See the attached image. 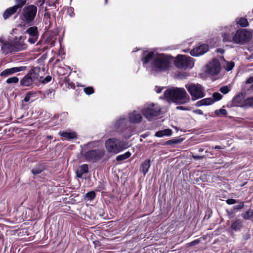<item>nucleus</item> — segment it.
<instances>
[{
    "label": "nucleus",
    "instance_id": "1",
    "mask_svg": "<svg viewBox=\"0 0 253 253\" xmlns=\"http://www.w3.org/2000/svg\"><path fill=\"white\" fill-rule=\"evenodd\" d=\"M171 65L169 57L164 53L156 54L150 66L152 74L159 73L168 71Z\"/></svg>",
    "mask_w": 253,
    "mask_h": 253
},
{
    "label": "nucleus",
    "instance_id": "2",
    "mask_svg": "<svg viewBox=\"0 0 253 253\" xmlns=\"http://www.w3.org/2000/svg\"><path fill=\"white\" fill-rule=\"evenodd\" d=\"M169 101L176 103L185 104L190 100V97L184 88L172 87L167 89L164 93Z\"/></svg>",
    "mask_w": 253,
    "mask_h": 253
},
{
    "label": "nucleus",
    "instance_id": "3",
    "mask_svg": "<svg viewBox=\"0 0 253 253\" xmlns=\"http://www.w3.org/2000/svg\"><path fill=\"white\" fill-rule=\"evenodd\" d=\"M105 146L109 153L117 154L129 147L127 142L116 138L107 139L105 142Z\"/></svg>",
    "mask_w": 253,
    "mask_h": 253
},
{
    "label": "nucleus",
    "instance_id": "4",
    "mask_svg": "<svg viewBox=\"0 0 253 253\" xmlns=\"http://www.w3.org/2000/svg\"><path fill=\"white\" fill-rule=\"evenodd\" d=\"M161 108L160 106L155 103H146L141 109L143 116L148 120H151L153 117L160 114Z\"/></svg>",
    "mask_w": 253,
    "mask_h": 253
},
{
    "label": "nucleus",
    "instance_id": "5",
    "mask_svg": "<svg viewBox=\"0 0 253 253\" xmlns=\"http://www.w3.org/2000/svg\"><path fill=\"white\" fill-rule=\"evenodd\" d=\"M175 66L180 69L186 70L191 69L194 67V61L193 58L184 55H178L175 60Z\"/></svg>",
    "mask_w": 253,
    "mask_h": 253
},
{
    "label": "nucleus",
    "instance_id": "6",
    "mask_svg": "<svg viewBox=\"0 0 253 253\" xmlns=\"http://www.w3.org/2000/svg\"><path fill=\"white\" fill-rule=\"evenodd\" d=\"M185 87L192 96V100H195L205 96L204 87L198 84H189L185 85Z\"/></svg>",
    "mask_w": 253,
    "mask_h": 253
},
{
    "label": "nucleus",
    "instance_id": "7",
    "mask_svg": "<svg viewBox=\"0 0 253 253\" xmlns=\"http://www.w3.org/2000/svg\"><path fill=\"white\" fill-rule=\"evenodd\" d=\"M236 28L234 26L229 25L223 27L221 30V35L223 42L234 43Z\"/></svg>",
    "mask_w": 253,
    "mask_h": 253
},
{
    "label": "nucleus",
    "instance_id": "8",
    "mask_svg": "<svg viewBox=\"0 0 253 253\" xmlns=\"http://www.w3.org/2000/svg\"><path fill=\"white\" fill-rule=\"evenodd\" d=\"M234 38V44H243L251 40L252 34L246 29H236Z\"/></svg>",
    "mask_w": 253,
    "mask_h": 253
},
{
    "label": "nucleus",
    "instance_id": "9",
    "mask_svg": "<svg viewBox=\"0 0 253 253\" xmlns=\"http://www.w3.org/2000/svg\"><path fill=\"white\" fill-rule=\"evenodd\" d=\"M221 70V65L217 59H213L206 66V72L211 75L218 74Z\"/></svg>",
    "mask_w": 253,
    "mask_h": 253
},
{
    "label": "nucleus",
    "instance_id": "10",
    "mask_svg": "<svg viewBox=\"0 0 253 253\" xmlns=\"http://www.w3.org/2000/svg\"><path fill=\"white\" fill-rule=\"evenodd\" d=\"M104 154V150H93L86 152L84 154V158L88 161H97L100 160Z\"/></svg>",
    "mask_w": 253,
    "mask_h": 253
},
{
    "label": "nucleus",
    "instance_id": "11",
    "mask_svg": "<svg viewBox=\"0 0 253 253\" xmlns=\"http://www.w3.org/2000/svg\"><path fill=\"white\" fill-rule=\"evenodd\" d=\"M208 50V45L203 44L191 50L190 51V54L193 56H199L205 54Z\"/></svg>",
    "mask_w": 253,
    "mask_h": 253
},
{
    "label": "nucleus",
    "instance_id": "12",
    "mask_svg": "<svg viewBox=\"0 0 253 253\" xmlns=\"http://www.w3.org/2000/svg\"><path fill=\"white\" fill-rule=\"evenodd\" d=\"M128 126V120L126 118L121 117L114 124V128L119 131H122Z\"/></svg>",
    "mask_w": 253,
    "mask_h": 253
},
{
    "label": "nucleus",
    "instance_id": "13",
    "mask_svg": "<svg viewBox=\"0 0 253 253\" xmlns=\"http://www.w3.org/2000/svg\"><path fill=\"white\" fill-rule=\"evenodd\" d=\"M129 122L133 124H138L142 120V117L139 111L134 110L128 114Z\"/></svg>",
    "mask_w": 253,
    "mask_h": 253
},
{
    "label": "nucleus",
    "instance_id": "14",
    "mask_svg": "<svg viewBox=\"0 0 253 253\" xmlns=\"http://www.w3.org/2000/svg\"><path fill=\"white\" fill-rule=\"evenodd\" d=\"M0 43H1V50L3 53L7 54L9 53L15 52L13 43L5 42L0 38Z\"/></svg>",
    "mask_w": 253,
    "mask_h": 253
},
{
    "label": "nucleus",
    "instance_id": "15",
    "mask_svg": "<svg viewBox=\"0 0 253 253\" xmlns=\"http://www.w3.org/2000/svg\"><path fill=\"white\" fill-rule=\"evenodd\" d=\"M26 67L25 66H20L7 69L1 73L0 76L6 77L15 73L24 71L26 69Z\"/></svg>",
    "mask_w": 253,
    "mask_h": 253
},
{
    "label": "nucleus",
    "instance_id": "16",
    "mask_svg": "<svg viewBox=\"0 0 253 253\" xmlns=\"http://www.w3.org/2000/svg\"><path fill=\"white\" fill-rule=\"evenodd\" d=\"M245 95L243 93H241L235 96L230 104H229L228 106L230 105L232 106H238L240 105V103L244 99Z\"/></svg>",
    "mask_w": 253,
    "mask_h": 253
},
{
    "label": "nucleus",
    "instance_id": "17",
    "mask_svg": "<svg viewBox=\"0 0 253 253\" xmlns=\"http://www.w3.org/2000/svg\"><path fill=\"white\" fill-rule=\"evenodd\" d=\"M37 7L34 5H30L24 8V16H36L37 13Z\"/></svg>",
    "mask_w": 253,
    "mask_h": 253
},
{
    "label": "nucleus",
    "instance_id": "18",
    "mask_svg": "<svg viewBox=\"0 0 253 253\" xmlns=\"http://www.w3.org/2000/svg\"><path fill=\"white\" fill-rule=\"evenodd\" d=\"M21 37L18 41H15L13 42L14 50L15 51H21L27 48V45L21 41Z\"/></svg>",
    "mask_w": 253,
    "mask_h": 253
},
{
    "label": "nucleus",
    "instance_id": "19",
    "mask_svg": "<svg viewBox=\"0 0 253 253\" xmlns=\"http://www.w3.org/2000/svg\"><path fill=\"white\" fill-rule=\"evenodd\" d=\"M88 172V166L87 164H83L81 165L79 169L76 171V175L78 177L82 178L84 173Z\"/></svg>",
    "mask_w": 253,
    "mask_h": 253
},
{
    "label": "nucleus",
    "instance_id": "20",
    "mask_svg": "<svg viewBox=\"0 0 253 253\" xmlns=\"http://www.w3.org/2000/svg\"><path fill=\"white\" fill-rule=\"evenodd\" d=\"M40 71V68L39 67H35L29 73L28 75L31 77L33 81L38 79L39 77L40 80L42 78V77H40L39 73Z\"/></svg>",
    "mask_w": 253,
    "mask_h": 253
},
{
    "label": "nucleus",
    "instance_id": "21",
    "mask_svg": "<svg viewBox=\"0 0 253 253\" xmlns=\"http://www.w3.org/2000/svg\"><path fill=\"white\" fill-rule=\"evenodd\" d=\"M150 167V160L148 159L145 160L141 165L140 170L144 175H145L148 171Z\"/></svg>",
    "mask_w": 253,
    "mask_h": 253
},
{
    "label": "nucleus",
    "instance_id": "22",
    "mask_svg": "<svg viewBox=\"0 0 253 253\" xmlns=\"http://www.w3.org/2000/svg\"><path fill=\"white\" fill-rule=\"evenodd\" d=\"M59 134L68 140L76 138L77 137V134L74 132H67V131H60Z\"/></svg>",
    "mask_w": 253,
    "mask_h": 253
},
{
    "label": "nucleus",
    "instance_id": "23",
    "mask_svg": "<svg viewBox=\"0 0 253 253\" xmlns=\"http://www.w3.org/2000/svg\"><path fill=\"white\" fill-rule=\"evenodd\" d=\"M214 103V101L211 98H207L202 99L196 103V106L200 107L203 105H209Z\"/></svg>",
    "mask_w": 253,
    "mask_h": 253
},
{
    "label": "nucleus",
    "instance_id": "24",
    "mask_svg": "<svg viewBox=\"0 0 253 253\" xmlns=\"http://www.w3.org/2000/svg\"><path fill=\"white\" fill-rule=\"evenodd\" d=\"M33 83L31 77L28 75H26L20 81V84L23 86H29Z\"/></svg>",
    "mask_w": 253,
    "mask_h": 253
},
{
    "label": "nucleus",
    "instance_id": "25",
    "mask_svg": "<svg viewBox=\"0 0 253 253\" xmlns=\"http://www.w3.org/2000/svg\"><path fill=\"white\" fill-rule=\"evenodd\" d=\"M171 134L172 130L171 129H166L156 132L155 135L158 137H162L164 136H170Z\"/></svg>",
    "mask_w": 253,
    "mask_h": 253
},
{
    "label": "nucleus",
    "instance_id": "26",
    "mask_svg": "<svg viewBox=\"0 0 253 253\" xmlns=\"http://www.w3.org/2000/svg\"><path fill=\"white\" fill-rule=\"evenodd\" d=\"M156 54H154L153 52H149L147 53L142 59L143 64L144 65L147 64L151 60H153L154 57Z\"/></svg>",
    "mask_w": 253,
    "mask_h": 253
},
{
    "label": "nucleus",
    "instance_id": "27",
    "mask_svg": "<svg viewBox=\"0 0 253 253\" xmlns=\"http://www.w3.org/2000/svg\"><path fill=\"white\" fill-rule=\"evenodd\" d=\"M44 169V166L42 165L39 164L33 168L31 171L34 175H37L41 173Z\"/></svg>",
    "mask_w": 253,
    "mask_h": 253
},
{
    "label": "nucleus",
    "instance_id": "28",
    "mask_svg": "<svg viewBox=\"0 0 253 253\" xmlns=\"http://www.w3.org/2000/svg\"><path fill=\"white\" fill-rule=\"evenodd\" d=\"M19 9L17 8V6L15 5L10 7L6 9L3 14V16H10L15 14Z\"/></svg>",
    "mask_w": 253,
    "mask_h": 253
},
{
    "label": "nucleus",
    "instance_id": "29",
    "mask_svg": "<svg viewBox=\"0 0 253 253\" xmlns=\"http://www.w3.org/2000/svg\"><path fill=\"white\" fill-rule=\"evenodd\" d=\"M242 226V221L239 219H237L232 223L231 225V228L235 231H237L240 230Z\"/></svg>",
    "mask_w": 253,
    "mask_h": 253
},
{
    "label": "nucleus",
    "instance_id": "30",
    "mask_svg": "<svg viewBox=\"0 0 253 253\" xmlns=\"http://www.w3.org/2000/svg\"><path fill=\"white\" fill-rule=\"evenodd\" d=\"M27 33L30 36L33 37H38V29L36 27H32L28 28Z\"/></svg>",
    "mask_w": 253,
    "mask_h": 253
},
{
    "label": "nucleus",
    "instance_id": "31",
    "mask_svg": "<svg viewBox=\"0 0 253 253\" xmlns=\"http://www.w3.org/2000/svg\"><path fill=\"white\" fill-rule=\"evenodd\" d=\"M182 138H176L174 139H172L168 141H167L165 142V145H173L174 144H180L182 141Z\"/></svg>",
    "mask_w": 253,
    "mask_h": 253
},
{
    "label": "nucleus",
    "instance_id": "32",
    "mask_svg": "<svg viewBox=\"0 0 253 253\" xmlns=\"http://www.w3.org/2000/svg\"><path fill=\"white\" fill-rule=\"evenodd\" d=\"M236 22L241 27H245L249 25V22L245 17H240L236 19Z\"/></svg>",
    "mask_w": 253,
    "mask_h": 253
},
{
    "label": "nucleus",
    "instance_id": "33",
    "mask_svg": "<svg viewBox=\"0 0 253 253\" xmlns=\"http://www.w3.org/2000/svg\"><path fill=\"white\" fill-rule=\"evenodd\" d=\"M131 156V153L129 152H126L125 153L120 155L116 157V160L118 162L126 160Z\"/></svg>",
    "mask_w": 253,
    "mask_h": 253
},
{
    "label": "nucleus",
    "instance_id": "34",
    "mask_svg": "<svg viewBox=\"0 0 253 253\" xmlns=\"http://www.w3.org/2000/svg\"><path fill=\"white\" fill-rule=\"evenodd\" d=\"M242 216L245 219H249L251 217H253V209L249 210L242 214Z\"/></svg>",
    "mask_w": 253,
    "mask_h": 253
},
{
    "label": "nucleus",
    "instance_id": "35",
    "mask_svg": "<svg viewBox=\"0 0 253 253\" xmlns=\"http://www.w3.org/2000/svg\"><path fill=\"white\" fill-rule=\"evenodd\" d=\"M16 3L15 6L20 11L21 8L26 3V0H14Z\"/></svg>",
    "mask_w": 253,
    "mask_h": 253
},
{
    "label": "nucleus",
    "instance_id": "36",
    "mask_svg": "<svg viewBox=\"0 0 253 253\" xmlns=\"http://www.w3.org/2000/svg\"><path fill=\"white\" fill-rule=\"evenodd\" d=\"M244 105L247 107H253V97H249L245 100Z\"/></svg>",
    "mask_w": 253,
    "mask_h": 253
},
{
    "label": "nucleus",
    "instance_id": "37",
    "mask_svg": "<svg viewBox=\"0 0 253 253\" xmlns=\"http://www.w3.org/2000/svg\"><path fill=\"white\" fill-rule=\"evenodd\" d=\"M95 197V193L94 191H90L85 194V198H87L88 200H92Z\"/></svg>",
    "mask_w": 253,
    "mask_h": 253
},
{
    "label": "nucleus",
    "instance_id": "38",
    "mask_svg": "<svg viewBox=\"0 0 253 253\" xmlns=\"http://www.w3.org/2000/svg\"><path fill=\"white\" fill-rule=\"evenodd\" d=\"M35 93L32 92H29L26 94L25 97L24 99V101L25 102L29 101L31 98L35 96Z\"/></svg>",
    "mask_w": 253,
    "mask_h": 253
},
{
    "label": "nucleus",
    "instance_id": "39",
    "mask_svg": "<svg viewBox=\"0 0 253 253\" xmlns=\"http://www.w3.org/2000/svg\"><path fill=\"white\" fill-rule=\"evenodd\" d=\"M84 92L86 94L89 95L93 94L94 91L92 87L88 86L84 88Z\"/></svg>",
    "mask_w": 253,
    "mask_h": 253
},
{
    "label": "nucleus",
    "instance_id": "40",
    "mask_svg": "<svg viewBox=\"0 0 253 253\" xmlns=\"http://www.w3.org/2000/svg\"><path fill=\"white\" fill-rule=\"evenodd\" d=\"M212 97L213 98L212 99L214 102L220 100L222 97V95L218 92H214L212 94Z\"/></svg>",
    "mask_w": 253,
    "mask_h": 253
},
{
    "label": "nucleus",
    "instance_id": "41",
    "mask_svg": "<svg viewBox=\"0 0 253 253\" xmlns=\"http://www.w3.org/2000/svg\"><path fill=\"white\" fill-rule=\"evenodd\" d=\"M214 114L217 116H219L220 115H225L227 114V111L225 109H220L219 110H215Z\"/></svg>",
    "mask_w": 253,
    "mask_h": 253
},
{
    "label": "nucleus",
    "instance_id": "42",
    "mask_svg": "<svg viewBox=\"0 0 253 253\" xmlns=\"http://www.w3.org/2000/svg\"><path fill=\"white\" fill-rule=\"evenodd\" d=\"M18 81H19V79L17 77H12V78H8L6 82V83L7 84H12V83H17L18 82Z\"/></svg>",
    "mask_w": 253,
    "mask_h": 253
},
{
    "label": "nucleus",
    "instance_id": "43",
    "mask_svg": "<svg viewBox=\"0 0 253 253\" xmlns=\"http://www.w3.org/2000/svg\"><path fill=\"white\" fill-rule=\"evenodd\" d=\"M51 77L50 76H46L45 78H44L43 80H40V82L43 84H47L48 83H49V82L51 81Z\"/></svg>",
    "mask_w": 253,
    "mask_h": 253
},
{
    "label": "nucleus",
    "instance_id": "44",
    "mask_svg": "<svg viewBox=\"0 0 253 253\" xmlns=\"http://www.w3.org/2000/svg\"><path fill=\"white\" fill-rule=\"evenodd\" d=\"M234 66V63L233 62H229L227 63L226 70L228 71L231 70Z\"/></svg>",
    "mask_w": 253,
    "mask_h": 253
},
{
    "label": "nucleus",
    "instance_id": "45",
    "mask_svg": "<svg viewBox=\"0 0 253 253\" xmlns=\"http://www.w3.org/2000/svg\"><path fill=\"white\" fill-rule=\"evenodd\" d=\"M220 91L223 94H226L230 91V88L227 86H223L220 88Z\"/></svg>",
    "mask_w": 253,
    "mask_h": 253
},
{
    "label": "nucleus",
    "instance_id": "46",
    "mask_svg": "<svg viewBox=\"0 0 253 253\" xmlns=\"http://www.w3.org/2000/svg\"><path fill=\"white\" fill-rule=\"evenodd\" d=\"M38 38V37H33L32 36H30L28 40V41L30 43L34 44L37 42Z\"/></svg>",
    "mask_w": 253,
    "mask_h": 253
},
{
    "label": "nucleus",
    "instance_id": "47",
    "mask_svg": "<svg viewBox=\"0 0 253 253\" xmlns=\"http://www.w3.org/2000/svg\"><path fill=\"white\" fill-rule=\"evenodd\" d=\"M200 240L199 239L195 240L190 243L187 244L188 246H194L199 243Z\"/></svg>",
    "mask_w": 253,
    "mask_h": 253
},
{
    "label": "nucleus",
    "instance_id": "48",
    "mask_svg": "<svg viewBox=\"0 0 253 253\" xmlns=\"http://www.w3.org/2000/svg\"><path fill=\"white\" fill-rule=\"evenodd\" d=\"M244 203L241 202L239 205L235 206L234 207V209L235 210H241L244 207Z\"/></svg>",
    "mask_w": 253,
    "mask_h": 253
},
{
    "label": "nucleus",
    "instance_id": "49",
    "mask_svg": "<svg viewBox=\"0 0 253 253\" xmlns=\"http://www.w3.org/2000/svg\"><path fill=\"white\" fill-rule=\"evenodd\" d=\"M226 203L229 205H232L237 203V202L235 199H229L226 200Z\"/></svg>",
    "mask_w": 253,
    "mask_h": 253
},
{
    "label": "nucleus",
    "instance_id": "50",
    "mask_svg": "<svg viewBox=\"0 0 253 253\" xmlns=\"http://www.w3.org/2000/svg\"><path fill=\"white\" fill-rule=\"evenodd\" d=\"M35 17H23V20L28 21H32L34 20Z\"/></svg>",
    "mask_w": 253,
    "mask_h": 253
},
{
    "label": "nucleus",
    "instance_id": "51",
    "mask_svg": "<svg viewBox=\"0 0 253 253\" xmlns=\"http://www.w3.org/2000/svg\"><path fill=\"white\" fill-rule=\"evenodd\" d=\"M192 158L194 160H200L203 159L204 157L203 156L192 155Z\"/></svg>",
    "mask_w": 253,
    "mask_h": 253
},
{
    "label": "nucleus",
    "instance_id": "52",
    "mask_svg": "<svg viewBox=\"0 0 253 253\" xmlns=\"http://www.w3.org/2000/svg\"><path fill=\"white\" fill-rule=\"evenodd\" d=\"M193 112L196 114L202 115L203 114V111L200 109H196L193 111Z\"/></svg>",
    "mask_w": 253,
    "mask_h": 253
},
{
    "label": "nucleus",
    "instance_id": "53",
    "mask_svg": "<svg viewBox=\"0 0 253 253\" xmlns=\"http://www.w3.org/2000/svg\"><path fill=\"white\" fill-rule=\"evenodd\" d=\"M246 84H252L253 83V76L248 78L246 81Z\"/></svg>",
    "mask_w": 253,
    "mask_h": 253
},
{
    "label": "nucleus",
    "instance_id": "54",
    "mask_svg": "<svg viewBox=\"0 0 253 253\" xmlns=\"http://www.w3.org/2000/svg\"><path fill=\"white\" fill-rule=\"evenodd\" d=\"M250 238V234L249 233H246L244 236V239L245 240H249V239Z\"/></svg>",
    "mask_w": 253,
    "mask_h": 253
},
{
    "label": "nucleus",
    "instance_id": "55",
    "mask_svg": "<svg viewBox=\"0 0 253 253\" xmlns=\"http://www.w3.org/2000/svg\"><path fill=\"white\" fill-rule=\"evenodd\" d=\"M73 8L72 7H69L68 8V10H67V12L69 13V14L70 15V16H72V14L73 12Z\"/></svg>",
    "mask_w": 253,
    "mask_h": 253
},
{
    "label": "nucleus",
    "instance_id": "56",
    "mask_svg": "<svg viewBox=\"0 0 253 253\" xmlns=\"http://www.w3.org/2000/svg\"><path fill=\"white\" fill-rule=\"evenodd\" d=\"M50 17L47 16L44 17V21L46 24H47L48 22H50Z\"/></svg>",
    "mask_w": 253,
    "mask_h": 253
},
{
    "label": "nucleus",
    "instance_id": "57",
    "mask_svg": "<svg viewBox=\"0 0 253 253\" xmlns=\"http://www.w3.org/2000/svg\"><path fill=\"white\" fill-rule=\"evenodd\" d=\"M176 109L178 110H186V109L182 106H178L176 107Z\"/></svg>",
    "mask_w": 253,
    "mask_h": 253
},
{
    "label": "nucleus",
    "instance_id": "58",
    "mask_svg": "<svg viewBox=\"0 0 253 253\" xmlns=\"http://www.w3.org/2000/svg\"><path fill=\"white\" fill-rule=\"evenodd\" d=\"M162 88L158 87L157 90H156V92L157 93H160L162 91Z\"/></svg>",
    "mask_w": 253,
    "mask_h": 253
},
{
    "label": "nucleus",
    "instance_id": "59",
    "mask_svg": "<svg viewBox=\"0 0 253 253\" xmlns=\"http://www.w3.org/2000/svg\"><path fill=\"white\" fill-rule=\"evenodd\" d=\"M217 51L218 52H220V53H223V52H224L223 50H222V49H217Z\"/></svg>",
    "mask_w": 253,
    "mask_h": 253
},
{
    "label": "nucleus",
    "instance_id": "60",
    "mask_svg": "<svg viewBox=\"0 0 253 253\" xmlns=\"http://www.w3.org/2000/svg\"><path fill=\"white\" fill-rule=\"evenodd\" d=\"M43 3V1L41 0L38 2V4H39L40 5H42Z\"/></svg>",
    "mask_w": 253,
    "mask_h": 253
},
{
    "label": "nucleus",
    "instance_id": "61",
    "mask_svg": "<svg viewBox=\"0 0 253 253\" xmlns=\"http://www.w3.org/2000/svg\"><path fill=\"white\" fill-rule=\"evenodd\" d=\"M214 149H221V147L220 146L217 145L214 147Z\"/></svg>",
    "mask_w": 253,
    "mask_h": 253
},
{
    "label": "nucleus",
    "instance_id": "62",
    "mask_svg": "<svg viewBox=\"0 0 253 253\" xmlns=\"http://www.w3.org/2000/svg\"><path fill=\"white\" fill-rule=\"evenodd\" d=\"M203 151H204V149H203V148H200V149H199V150H198V151H199V152H203Z\"/></svg>",
    "mask_w": 253,
    "mask_h": 253
},
{
    "label": "nucleus",
    "instance_id": "63",
    "mask_svg": "<svg viewBox=\"0 0 253 253\" xmlns=\"http://www.w3.org/2000/svg\"><path fill=\"white\" fill-rule=\"evenodd\" d=\"M129 137H130V136H127V137H126V138H127V139H128V138H129Z\"/></svg>",
    "mask_w": 253,
    "mask_h": 253
},
{
    "label": "nucleus",
    "instance_id": "64",
    "mask_svg": "<svg viewBox=\"0 0 253 253\" xmlns=\"http://www.w3.org/2000/svg\"><path fill=\"white\" fill-rule=\"evenodd\" d=\"M8 17V16H6V17H4V19H7Z\"/></svg>",
    "mask_w": 253,
    "mask_h": 253
}]
</instances>
